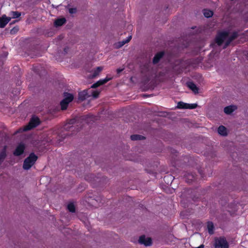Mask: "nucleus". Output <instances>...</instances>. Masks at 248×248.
Returning a JSON list of instances; mask_svg holds the SVG:
<instances>
[{
    "label": "nucleus",
    "instance_id": "1",
    "mask_svg": "<svg viewBox=\"0 0 248 248\" xmlns=\"http://www.w3.org/2000/svg\"><path fill=\"white\" fill-rule=\"evenodd\" d=\"M37 158V156L33 153L30 154L29 156L25 159L23 168L25 170H29L34 164Z\"/></svg>",
    "mask_w": 248,
    "mask_h": 248
},
{
    "label": "nucleus",
    "instance_id": "2",
    "mask_svg": "<svg viewBox=\"0 0 248 248\" xmlns=\"http://www.w3.org/2000/svg\"><path fill=\"white\" fill-rule=\"evenodd\" d=\"M64 98L60 102L62 110H65L67 108L69 103L72 101L74 98L73 95L68 93H64Z\"/></svg>",
    "mask_w": 248,
    "mask_h": 248
},
{
    "label": "nucleus",
    "instance_id": "3",
    "mask_svg": "<svg viewBox=\"0 0 248 248\" xmlns=\"http://www.w3.org/2000/svg\"><path fill=\"white\" fill-rule=\"evenodd\" d=\"M215 248H229V245L224 237L216 238L214 243Z\"/></svg>",
    "mask_w": 248,
    "mask_h": 248
},
{
    "label": "nucleus",
    "instance_id": "4",
    "mask_svg": "<svg viewBox=\"0 0 248 248\" xmlns=\"http://www.w3.org/2000/svg\"><path fill=\"white\" fill-rule=\"evenodd\" d=\"M40 124V120L38 118L33 117L29 122L28 125H26L24 128L23 131H26L35 127Z\"/></svg>",
    "mask_w": 248,
    "mask_h": 248
},
{
    "label": "nucleus",
    "instance_id": "5",
    "mask_svg": "<svg viewBox=\"0 0 248 248\" xmlns=\"http://www.w3.org/2000/svg\"><path fill=\"white\" fill-rule=\"evenodd\" d=\"M229 32L227 31H224L219 32L216 36V42L218 46H220L223 41L228 37Z\"/></svg>",
    "mask_w": 248,
    "mask_h": 248
},
{
    "label": "nucleus",
    "instance_id": "6",
    "mask_svg": "<svg viewBox=\"0 0 248 248\" xmlns=\"http://www.w3.org/2000/svg\"><path fill=\"white\" fill-rule=\"evenodd\" d=\"M25 147L24 144L20 143L16 148L13 154L15 156H19L24 152Z\"/></svg>",
    "mask_w": 248,
    "mask_h": 248
},
{
    "label": "nucleus",
    "instance_id": "7",
    "mask_svg": "<svg viewBox=\"0 0 248 248\" xmlns=\"http://www.w3.org/2000/svg\"><path fill=\"white\" fill-rule=\"evenodd\" d=\"M139 242L140 244H143L146 246H149L152 244V239L149 237L146 238L144 235H142L140 237Z\"/></svg>",
    "mask_w": 248,
    "mask_h": 248
},
{
    "label": "nucleus",
    "instance_id": "8",
    "mask_svg": "<svg viewBox=\"0 0 248 248\" xmlns=\"http://www.w3.org/2000/svg\"><path fill=\"white\" fill-rule=\"evenodd\" d=\"M78 120H77L76 119H73L70 120L63 127V129L66 131H69L71 129V128H73L74 126L73 124H76L77 125L78 124Z\"/></svg>",
    "mask_w": 248,
    "mask_h": 248
},
{
    "label": "nucleus",
    "instance_id": "9",
    "mask_svg": "<svg viewBox=\"0 0 248 248\" xmlns=\"http://www.w3.org/2000/svg\"><path fill=\"white\" fill-rule=\"evenodd\" d=\"M11 17H7L5 15L2 16L0 18V28H4L6 25L10 21Z\"/></svg>",
    "mask_w": 248,
    "mask_h": 248
},
{
    "label": "nucleus",
    "instance_id": "10",
    "mask_svg": "<svg viewBox=\"0 0 248 248\" xmlns=\"http://www.w3.org/2000/svg\"><path fill=\"white\" fill-rule=\"evenodd\" d=\"M238 36V33L237 32H233L232 34L229 37L228 40L225 43V45L223 46V48H226L229 44L231 43L232 41L234 40Z\"/></svg>",
    "mask_w": 248,
    "mask_h": 248
},
{
    "label": "nucleus",
    "instance_id": "11",
    "mask_svg": "<svg viewBox=\"0 0 248 248\" xmlns=\"http://www.w3.org/2000/svg\"><path fill=\"white\" fill-rule=\"evenodd\" d=\"M237 109V107L234 105H231L226 107L224 108V112L227 114H230Z\"/></svg>",
    "mask_w": 248,
    "mask_h": 248
},
{
    "label": "nucleus",
    "instance_id": "12",
    "mask_svg": "<svg viewBox=\"0 0 248 248\" xmlns=\"http://www.w3.org/2000/svg\"><path fill=\"white\" fill-rule=\"evenodd\" d=\"M187 87L195 93H198L199 92V89L196 85L192 82H187L186 83Z\"/></svg>",
    "mask_w": 248,
    "mask_h": 248
},
{
    "label": "nucleus",
    "instance_id": "13",
    "mask_svg": "<svg viewBox=\"0 0 248 248\" xmlns=\"http://www.w3.org/2000/svg\"><path fill=\"white\" fill-rule=\"evenodd\" d=\"M6 148V146H5L0 153V165L2 164L7 156Z\"/></svg>",
    "mask_w": 248,
    "mask_h": 248
},
{
    "label": "nucleus",
    "instance_id": "14",
    "mask_svg": "<svg viewBox=\"0 0 248 248\" xmlns=\"http://www.w3.org/2000/svg\"><path fill=\"white\" fill-rule=\"evenodd\" d=\"M164 53L163 52H160L157 53L153 58V62L154 64H156L159 62L160 59L163 56Z\"/></svg>",
    "mask_w": 248,
    "mask_h": 248
},
{
    "label": "nucleus",
    "instance_id": "15",
    "mask_svg": "<svg viewBox=\"0 0 248 248\" xmlns=\"http://www.w3.org/2000/svg\"><path fill=\"white\" fill-rule=\"evenodd\" d=\"M89 95L88 94L87 90H84L78 93V99L81 101L85 100Z\"/></svg>",
    "mask_w": 248,
    "mask_h": 248
},
{
    "label": "nucleus",
    "instance_id": "16",
    "mask_svg": "<svg viewBox=\"0 0 248 248\" xmlns=\"http://www.w3.org/2000/svg\"><path fill=\"white\" fill-rule=\"evenodd\" d=\"M66 22V19L64 18H58L54 22V26L56 27L61 26Z\"/></svg>",
    "mask_w": 248,
    "mask_h": 248
},
{
    "label": "nucleus",
    "instance_id": "17",
    "mask_svg": "<svg viewBox=\"0 0 248 248\" xmlns=\"http://www.w3.org/2000/svg\"><path fill=\"white\" fill-rule=\"evenodd\" d=\"M217 132L221 136H225L227 135L226 128L223 125H220L218 127Z\"/></svg>",
    "mask_w": 248,
    "mask_h": 248
},
{
    "label": "nucleus",
    "instance_id": "18",
    "mask_svg": "<svg viewBox=\"0 0 248 248\" xmlns=\"http://www.w3.org/2000/svg\"><path fill=\"white\" fill-rule=\"evenodd\" d=\"M130 139L132 140H138L145 139V137L140 135H133L131 136Z\"/></svg>",
    "mask_w": 248,
    "mask_h": 248
},
{
    "label": "nucleus",
    "instance_id": "19",
    "mask_svg": "<svg viewBox=\"0 0 248 248\" xmlns=\"http://www.w3.org/2000/svg\"><path fill=\"white\" fill-rule=\"evenodd\" d=\"M207 228L208 232L210 234H212L214 233V224L212 222H208L207 223Z\"/></svg>",
    "mask_w": 248,
    "mask_h": 248
},
{
    "label": "nucleus",
    "instance_id": "20",
    "mask_svg": "<svg viewBox=\"0 0 248 248\" xmlns=\"http://www.w3.org/2000/svg\"><path fill=\"white\" fill-rule=\"evenodd\" d=\"M203 14L205 17L207 18H209L211 17L213 15V12L208 9H204L203 10Z\"/></svg>",
    "mask_w": 248,
    "mask_h": 248
},
{
    "label": "nucleus",
    "instance_id": "21",
    "mask_svg": "<svg viewBox=\"0 0 248 248\" xmlns=\"http://www.w3.org/2000/svg\"><path fill=\"white\" fill-rule=\"evenodd\" d=\"M185 177L187 182H190L195 179V174L193 173H187L185 175Z\"/></svg>",
    "mask_w": 248,
    "mask_h": 248
},
{
    "label": "nucleus",
    "instance_id": "22",
    "mask_svg": "<svg viewBox=\"0 0 248 248\" xmlns=\"http://www.w3.org/2000/svg\"><path fill=\"white\" fill-rule=\"evenodd\" d=\"M102 69H103L102 67H101V66L97 67L96 68V69H95L93 71L92 77L94 78V77H96L97 76H98L99 75V73L102 70Z\"/></svg>",
    "mask_w": 248,
    "mask_h": 248
},
{
    "label": "nucleus",
    "instance_id": "23",
    "mask_svg": "<svg viewBox=\"0 0 248 248\" xmlns=\"http://www.w3.org/2000/svg\"><path fill=\"white\" fill-rule=\"evenodd\" d=\"M188 104L183 102H179L177 104V107L179 108L187 109Z\"/></svg>",
    "mask_w": 248,
    "mask_h": 248
},
{
    "label": "nucleus",
    "instance_id": "24",
    "mask_svg": "<svg viewBox=\"0 0 248 248\" xmlns=\"http://www.w3.org/2000/svg\"><path fill=\"white\" fill-rule=\"evenodd\" d=\"M10 16H12V18H16L21 16V13L17 11H12L10 13Z\"/></svg>",
    "mask_w": 248,
    "mask_h": 248
},
{
    "label": "nucleus",
    "instance_id": "25",
    "mask_svg": "<svg viewBox=\"0 0 248 248\" xmlns=\"http://www.w3.org/2000/svg\"><path fill=\"white\" fill-rule=\"evenodd\" d=\"M67 209L72 213H74L75 212V207L73 203H71L68 204L67 205Z\"/></svg>",
    "mask_w": 248,
    "mask_h": 248
},
{
    "label": "nucleus",
    "instance_id": "26",
    "mask_svg": "<svg viewBox=\"0 0 248 248\" xmlns=\"http://www.w3.org/2000/svg\"><path fill=\"white\" fill-rule=\"evenodd\" d=\"M110 79H111V78H108L106 77L104 79H100V80H98V82L99 84V85L100 86V85H103L105 83H107L108 81Z\"/></svg>",
    "mask_w": 248,
    "mask_h": 248
},
{
    "label": "nucleus",
    "instance_id": "27",
    "mask_svg": "<svg viewBox=\"0 0 248 248\" xmlns=\"http://www.w3.org/2000/svg\"><path fill=\"white\" fill-rule=\"evenodd\" d=\"M126 43H127V42H126L125 40H123L122 41H120V42L118 43V44H117V48L121 47L122 46H123Z\"/></svg>",
    "mask_w": 248,
    "mask_h": 248
},
{
    "label": "nucleus",
    "instance_id": "28",
    "mask_svg": "<svg viewBox=\"0 0 248 248\" xmlns=\"http://www.w3.org/2000/svg\"><path fill=\"white\" fill-rule=\"evenodd\" d=\"M198 105L197 104H188L187 109H194L197 107Z\"/></svg>",
    "mask_w": 248,
    "mask_h": 248
},
{
    "label": "nucleus",
    "instance_id": "29",
    "mask_svg": "<svg viewBox=\"0 0 248 248\" xmlns=\"http://www.w3.org/2000/svg\"><path fill=\"white\" fill-rule=\"evenodd\" d=\"M77 9L75 8H71L69 9V12L71 14H75L77 12Z\"/></svg>",
    "mask_w": 248,
    "mask_h": 248
},
{
    "label": "nucleus",
    "instance_id": "30",
    "mask_svg": "<svg viewBox=\"0 0 248 248\" xmlns=\"http://www.w3.org/2000/svg\"><path fill=\"white\" fill-rule=\"evenodd\" d=\"M92 118L89 116H84L82 117V120H84L86 123L89 122V120L91 119Z\"/></svg>",
    "mask_w": 248,
    "mask_h": 248
},
{
    "label": "nucleus",
    "instance_id": "31",
    "mask_svg": "<svg viewBox=\"0 0 248 248\" xmlns=\"http://www.w3.org/2000/svg\"><path fill=\"white\" fill-rule=\"evenodd\" d=\"M98 94H99V93L98 92L93 91L92 93V95L95 98H96L98 97Z\"/></svg>",
    "mask_w": 248,
    "mask_h": 248
},
{
    "label": "nucleus",
    "instance_id": "32",
    "mask_svg": "<svg viewBox=\"0 0 248 248\" xmlns=\"http://www.w3.org/2000/svg\"><path fill=\"white\" fill-rule=\"evenodd\" d=\"M18 28L15 27L10 31V33L14 34L18 31Z\"/></svg>",
    "mask_w": 248,
    "mask_h": 248
},
{
    "label": "nucleus",
    "instance_id": "33",
    "mask_svg": "<svg viewBox=\"0 0 248 248\" xmlns=\"http://www.w3.org/2000/svg\"><path fill=\"white\" fill-rule=\"evenodd\" d=\"M99 86H100V85H99V84L98 82V81H97V82H95V83L93 84L92 85L91 87H92V88H97V87H99Z\"/></svg>",
    "mask_w": 248,
    "mask_h": 248
},
{
    "label": "nucleus",
    "instance_id": "34",
    "mask_svg": "<svg viewBox=\"0 0 248 248\" xmlns=\"http://www.w3.org/2000/svg\"><path fill=\"white\" fill-rule=\"evenodd\" d=\"M124 68H118L117 69L116 71L117 74L120 73L121 72H122L124 70Z\"/></svg>",
    "mask_w": 248,
    "mask_h": 248
},
{
    "label": "nucleus",
    "instance_id": "35",
    "mask_svg": "<svg viewBox=\"0 0 248 248\" xmlns=\"http://www.w3.org/2000/svg\"><path fill=\"white\" fill-rule=\"evenodd\" d=\"M132 38V36L131 35L129 36L126 39H125L126 40V42H127V43L129 42L130 40Z\"/></svg>",
    "mask_w": 248,
    "mask_h": 248
},
{
    "label": "nucleus",
    "instance_id": "36",
    "mask_svg": "<svg viewBox=\"0 0 248 248\" xmlns=\"http://www.w3.org/2000/svg\"><path fill=\"white\" fill-rule=\"evenodd\" d=\"M59 142L58 143L60 144L61 142H62V140H61V139H59Z\"/></svg>",
    "mask_w": 248,
    "mask_h": 248
}]
</instances>
